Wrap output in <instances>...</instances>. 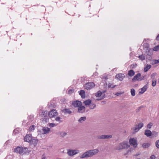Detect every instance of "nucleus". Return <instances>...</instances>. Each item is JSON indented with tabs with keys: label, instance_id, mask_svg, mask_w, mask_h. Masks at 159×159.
Masks as SVG:
<instances>
[{
	"label": "nucleus",
	"instance_id": "obj_1",
	"mask_svg": "<svg viewBox=\"0 0 159 159\" xmlns=\"http://www.w3.org/2000/svg\"><path fill=\"white\" fill-rule=\"evenodd\" d=\"M15 152L18 153L21 155L29 153L30 151L29 147H23L22 146H18L14 149Z\"/></svg>",
	"mask_w": 159,
	"mask_h": 159
},
{
	"label": "nucleus",
	"instance_id": "obj_2",
	"mask_svg": "<svg viewBox=\"0 0 159 159\" xmlns=\"http://www.w3.org/2000/svg\"><path fill=\"white\" fill-rule=\"evenodd\" d=\"M98 151V150L97 149L90 150L83 153L80 157L81 158H85L91 157L97 154Z\"/></svg>",
	"mask_w": 159,
	"mask_h": 159
},
{
	"label": "nucleus",
	"instance_id": "obj_3",
	"mask_svg": "<svg viewBox=\"0 0 159 159\" xmlns=\"http://www.w3.org/2000/svg\"><path fill=\"white\" fill-rule=\"evenodd\" d=\"M129 147V145L128 144V142L124 141L120 143L116 147V149L117 150H119L127 148Z\"/></svg>",
	"mask_w": 159,
	"mask_h": 159
},
{
	"label": "nucleus",
	"instance_id": "obj_4",
	"mask_svg": "<svg viewBox=\"0 0 159 159\" xmlns=\"http://www.w3.org/2000/svg\"><path fill=\"white\" fill-rule=\"evenodd\" d=\"M143 126V124L142 122L139 123L138 125H135L134 127L132 128L133 130V133H135L139 131Z\"/></svg>",
	"mask_w": 159,
	"mask_h": 159
},
{
	"label": "nucleus",
	"instance_id": "obj_5",
	"mask_svg": "<svg viewBox=\"0 0 159 159\" xmlns=\"http://www.w3.org/2000/svg\"><path fill=\"white\" fill-rule=\"evenodd\" d=\"M129 142L130 144L133 146L134 148H136L137 147V140L136 139L131 138L129 139Z\"/></svg>",
	"mask_w": 159,
	"mask_h": 159
},
{
	"label": "nucleus",
	"instance_id": "obj_6",
	"mask_svg": "<svg viewBox=\"0 0 159 159\" xmlns=\"http://www.w3.org/2000/svg\"><path fill=\"white\" fill-rule=\"evenodd\" d=\"M79 152V151L77 149L75 150H67V154L70 156L75 155Z\"/></svg>",
	"mask_w": 159,
	"mask_h": 159
},
{
	"label": "nucleus",
	"instance_id": "obj_7",
	"mask_svg": "<svg viewBox=\"0 0 159 159\" xmlns=\"http://www.w3.org/2000/svg\"><path fill=\"white\" fill-rule=\"evenodd\" d=\"M95 86V84L93 82H88L85 84L84 88L87 90L90 89Z\"/></svg>",
	"mask_w": 159,
	"mask_h": 159
},
{
	"label": "nucleus",
	"instance_id": "obj_8",
	"mask_svg": "<svg viewBox=\"0 0 159 159\" xmlns=\"http://www.w3.org/2000/svg\"><path fill=\"white\" fill-rule=\"evenodd\" d=\"M57 112L56 110H51L48 113L49 116L50 118L54 117L57 115Z\"/></svg>",
	"mask_w": 159,
	"mask_h": 159
},
{
	"label": "nucleus",
	"instance_id": "obj_9",
	"mask_svg": "<svg viewBox=\"0 0 159 159\" xmlns=\"http://www.w3.org/2000/svg\"><path fill=\"white\" fill-rule=\"evenodd\" d=\"M112 136L111 135L108 134V135H99L97 137L98 139H109L111 138Z\"/></svg>",
	"mask_w": 159,
	"mask_h": 159
},
{
	"label": "nucleus",
	"instance_id": "obj_10",
	"mask_svg": "<svg viewBox=\"0 0 159 159\" xmlns=\"http://www.w3.org/2000/svg\"><path fill=\"white\" fill-rule=\"evenodd\" d=\"M141 74L138 73L135 75L132 79V81L133 82H134L136 80L138 81H141L142 79L141 78Z\"/></svg>",
	"mask_w": 159,
	"mask_h": 159
},
{
	"label": "nucleus",
	"instance_id": "obj_11",
	"mask_svg": "<svg viewBox=\"0 0 159 159\" xmlns=\"http://www.w3.org/2000/svg\"><path fill=\"white\" fill-rule=\"evenodd\" d=\"M125 77V75L121 73L117 74L116 76V78L120 81L122 80Z\"/></svg>",
	"mask_w": 159,
	"mask_h": 159
},
{
	"label": "nucleus",
	"instance_id": "obj_12",
	"mask_svg": "<svg viewBox=\"0 0 159 159\" xmlns=\"http://www.w3.org/2000/svg\"><path fill=\"white\" fill-rule=\"evenodd\" d=\"M32 137L31 134H27L24 138V140L25 141L30 142L32 140Z\"/></svg>",
	"mask_w": 159,
	"mask_h": 159
},
{
	"label": "nucleus",
	"instance_id": "obj_13",
	"mask_svg": "<svg viewBox=\"0 0 159 159\" xmlns=\"http://www.w3.org/2000/svg\"><path fill=\"white\" fill-rule=\"evenodd\" d=\"M72 105L75 107H79L82 105V103L80 101H76L73 102Z\"/></svg>",
	"mask_w": 159,
	"mask_h": 159
},
{
	"label": "nucleus",
	"instance_id": "obj_14",
	"mask_svg": "<svg viewBox=\"0 0 159 159\" xmlns=\"http://www.w3.org/2000/svg\"><path fill=\"white\" fill-rule=\"evenodd\" d=\"M85 107L83 106H80L78 107V112L80 113H83L85 111Z\"/></svg>",
	"mask_w": 159,
	"mask_h": 159
},
{
	"label": "nucleus",
	"instance_id": "obj_15",
	"mask_svg": "<svg viewBox=\"0 0 159 159\" xmlns=\"http://www.w3.org/2000/svg\"><path fill=\"white\" fill-rule=\"evenodd\" d=\"M102 93L101 92L99 91L96 94H95V96L97 97H100L99 98H98L97 99V100H101L102 99H103L104 98L103 97H101V95H102Z\"/></svg>",
	"mask_w": 159,
	"mask_h": 159
},
{
	"label": "nucleus",
	"instance_id": "obj_16",
	"mask_svg": "<svg viewBox=\"0 0 159 159\" xmlns=\"http://www.w3.org/2000/svg\"><path fill=\"white\" fill-rule=\"evenodd\" d=\"M61 111L65 114H70L72 113V111L69 109L65 108L61 110Z\"/></svg>",
	"mask_w": 159,
	"mask_h": 159
},
{
	"label": "nucleus",
	"instance_id": "obj_17",
	"mask_svg": "<svg viewBox=\"0 0 159 159\" xmlns=\"http://www.w3.org/2000/svg\"><path fill=\"white\" fill-rule=\"evenodd\" d=\"M38 141V140L37 139H35V138H33L32 139V140L30 142V143L32 145L35 146Z\"/></svg>",
	"mask_w": 159,
	"mask_h": 159
},
{
	"label": "nucleus",
	"instance_id": "obj_18",
	"mask_svg": "<svg viewBox=\"0 0 159 159\" xmlns=\"http://www.w3.org/2000/svg\"><path fill=\"white\" fill-rule=\"evenodd\" d=\"M50 131V129L48 127H44L43 129V131L44 134L48 133Z\"/></svg>",
	"mask_w": 159,
	"mask_h": 159
},
{
	"label": "nucleus",
	"instance_id": "obj_19",
	"mask_svg": "<svg viewBox=\"0 0 159 159\" xmlns=\"http://www.w3.org/2000/svg\"><path fill=\"white\" fill-rule=\"evenodd\" d=\"M144 134L147 137H149L151 135L152 132L150 130H146L145 131Z\"/></svg>",
	"mask_w": 159,
	"mask_h": 159
},
{
	"label": "nucleus",
	"instance_id": "obj_20",
	"mask_svg": "<svg viewBox=\"0 0 159 159\" xmlns=\"http://www.w3.org/2000/svg\"><path fill=\"white\" fill-rule=\"evenodd\" d=\"M147 89V85H144L143 87L141 89V90L140 92V93H143L145 91H146Z\"/></svg>",
	"mask_w": 159,
	"mask_h": 159
},
{
	"label": "nucleus",
	"instance_id": "obj_21",
	"mask_svg": "<svg viewBox=\"0 0 159 159\" xmlns=\"http://www.w3.org/2000/svg\"><path fill=\"white\" fill-rule=\"evenodd\" d=\"M151 66L150 65L147 64L144 68V71L145 72H147L148 70L151 68Z\"/></svg>",
	"mask_w": 159,
	"mask_h": 159
},
{
	"label": "nucleus",
	"instance_id": "obj_22",
	"mask_svg": "<svg viewBox=\"0 0 159 159\" xmlns=\"http://www.w3.org/2000/svg\"><path fill=\"white\" fill-rule=\"evenodd\" d=\"M134 72L132 70H131L128 71V74L129 76L131 77L134 75Z\"/></svg>",
	"mask_w": 159,
	"mask_h": 159
},
{
	"label": "nucleus",
	"instance_id": "obj_23",
	"mask_svg": "<svg viewBox=\"0 0 159 159\" xmlns=\"http://www.w3.org/2000/svg\"><path fill=\"white\" fill-rule=\"evenodd\" d=\"M91 100L90 99H88L86 100L84 102V104L86 105H89L91 103Z\"/></svg>",
	"mask_w": 159,
	"mask_h": 159
},
{
	"label": "nucleus",
	"instance_id": "obj_24",
	"mask_svg": "<svg viewBox=\"0 0 159 159\" xmlns=\"http://www.w3.org/2000/svg\"><path fill=\"white\" fill-rule=\"evenodd\" d=\"M48 113L47 111H43L41 114H40V115L42 117H45V116H47V114Z\"/></svg>",
	"mask_w": 159,
	"mask_h": 159
},
{
	"label": "nucleus",
	"instance_id": "obj_25",
	"mask_svg": "<svg viewBox=\"0 0 159 159\" xmlns=\"http://www.w3.org/2000/svg\"><path fill=\"white\" fill-rule=\"evenodd\" d=\"M138 58L141 61L144 60L145 58V57L143 54L140 55L139 56Z\"/></svg>",
	"mask_w": 159,
	"mask_h": 159
},
{
	"label": "nucleus",
	"instance_id": "obj_26",
	"mask_svg": "<svg viewBox=\"0 0 159 159\" xmlns=\"http://www.w3.org/2000/svg\"><path fill=\"white\" fill-rule=\"evenodd\" d=\"M86 119V117L85 116L82 117L78 121L80 123H82Z\"/></svg>",
	"mask_w": 159,
	"mask_h": 159
},
{
	"label": "nucleus",
	"instance_id": "obj_27",
	"mask_svg": "<svg viewBox=\"0 0 159 159\" xmlns=\"http://www.w3.org/2000/svg\"><path fill=\"white\" fill-rule=\"evenodd\" d=\"M80 95L81 96V97L83 98L84 97L85 95V92L84 90H81L79 93Z\"/></svg>",
	"mask_w": 159,
	"mask_h": 159
},
{
	"label": "nucleus",
	"instance_id": "obj_28",
	"mask_svg": "<svg viewBox=\"0 0 159 159\" xmlns=\"http://www.w3.org/2000/svg\"><path fill=\"white\" fill-rule=\"evenodd\" d=\"M43 121L45 122H48L49 121V119L47 116H45L43 118Z\"/></svg>",
	"mask_w": 159,
	"mask_h": 159
},
{
	"label": "nucleus",
	"instance_id": "obj_29",
	"mask_svg": "<svg viewBox=\"0 0 159 159\" xmlns=\"http://www.w3.org/2000/svg\"><path fill=\"white\" fill-rule=\"evenodd\" d=\"M150 145V144L149 143H144L143 145H142V147L144 148H147L148 147H149V146Z\"/></svg>",
	"mask_w": 159,
	"mask_h": 159
},
{
	"label": "nucleus",
	"instance_id": "obj_30",
	"mask_svg": "<svg viewBox=\"0 0 159 159\" xmlns=\"http://www.w3.org/2000/svg\"><path fill=\"white\" fill-rule=\"evenodd\" d=\"M131 94L132 96H134L135 95V90L133 89H131Z\"/></svg>",
	"mask_w": 159,
	"mask_h": 159
},
{
	"label": "nucleus",
	"instance_id": "obj_31",
	"mask_svg": "<svg viewBox=\"0 0 159 159\" xmlns=\"http://www.w3.org/2000/svg\"><path fill=\"white\" fill-rule=\"evenodd\" d=\"M154 50L153 49H150L148 51V54L149 55H151L153 54Z\"/></svg>",
	"mask_w": 159,
	"mask_h": 159
},
{
	"label": "nucleus",
	"instance_id": "obj_32",
	"mask_svg": "<svg viewBox=\"0 0 159 159\" xmlns=\"http://www.w3.org/2000/svg\"><path fill=\"white\" fill-rule=\"evenodd\" d=\"M116 85H114L112 84L109 83L108 84V88H113L116 87Z\"/></svg>",
	"mask_w": 159,
	"mask_h": 159
},
{
	"label": "nucleus",
	"instance_id": "obj_33",
	"mask_svg": "<svg viewBox=\"0 0 159 159\" xmlns=\"http://www.w3.org/2000/svg\"><path fill=\"white\" fill-rule=\"evenodd\" d=\"M35 127L34 125H32L31 126H30V127L29 128V130L32 131H33L35 128Z\"/></svg>",
	"mask_w": 159,
	"mask_h": 159
},
{
	"label": "nucleus",
	"instance_id": "obj_34",
	"mask_svg": "<svg viewBox=\"0 0 159 159\" xmlns=\"http://www.w3.org/2000/svg\"><path fill=\"white\" fill-rule=\"evenodd\" d=\"M152 64H157L159 63V59L158 60H153L152 61Z\"/></svg>",
	"mask_w": 159,
	"mask_h": 159
},
{
	"label": "nucleus",
	"instance_id": "obj_35",
	"mask_svg": "<svg viewBox=\"0 0 159 159\" xmlns=\"http://www.w3.org/2000/svg\"><path fill=\"white\" fill-rule=\"evenodd\" d=\"M60 135L61 137H64L67 135V133L64 131H62L61 132Z\"/></svg>",
	"mask_w": 159,
	"mask_h": 159
},
{
	"label": "nucleus",
	"instance_id": "obj_36",
	"mask_svg": "<svg viewBox=\"0 0 159 159\" xmlns=\"http://www.w3.org/2000/svg\"><path fill=\"white\" fill-rule=\"evenodd\" d=\"M153 49L154 51H157L159 50V45L155 46Z\"/></svg>",
	"mask_w": 159,
	"mask_h": 159
},
{
	"label": "nucleus",
	"instance_id": "obj_37",
	"mask_svg": "<svg viewBox=\"0 0 159 159\" xmlns=\"http://www.w3.org/2000/svg\"><path fill=\"white\" fill-rule=\"evenodd\" d=\"M156 81L153 79L152 81V86L153 87H154L156 85Z\"/></svg>",
	"mask_w": 159,
	"mask_h": 159
},
{
	"label": "nucleus",
	"instance_id": "obj_38",
	"mask_svg": "<svg viewBox=\"0 0 159 159\" xmlns=\"http://www.w3.org/2000/svg\"><path fill=\"white\" fill-rule=\"evenodd\" d=\"M48 125L49 126L51 127H53L57 125L56 124L53 123H49Z\"/></svg>",
	"mask_w": 159,
	"mask_h": 159
},
{
	"label": "nucleus",
	"instance_id": "obj_39",
	"mask_svg": "<svg viewBox=\"0 0 159 159\" xmlns=\"http://www.w3.org/2000/svg\"><path fill=\"white\" fill-rule=\"evenodd\" d=\"M96 107V105L95 104H93L90 105L89 107L90 109H94Z\"/></svg>",
	"mask_w": 159,
	"mask_h": 159
},
{
	"label": "nucleus",
	"instance_id": "obj_40",
	"mask_svg": "<svg viewBox=\"0 0 159 159\" xmlns=\"http://www.w3.org/2000/svg\"><path fill=\"white\" fill-rule=\"evenodd\" d=\"M156 146L158 148H159V140L156 142Z\"/></svg>",
	"mask_w": 159,
	"mask_h": 159
},
{
	"label": "nucleus",
	"instance_id": "obj_41",
	"mask_svg": "<svg viewBox=\"0 0 159 159\" xmlns=\"http://www.w3.org/2000/svg\"><path fill=\"white\" fill-rule=\"evenodd\" d=\"M157 74L156 73H153L151 75V78L152 79H154V78L156 75Z\"/></svg>",
	"mask_w": 159,
	"mask_h": 159
},
{
	"label": "nucleus",
	"instance_id": "obj_42",
	"mask_svg": "<svg viewBox=\"0 0 159 159\" xmlns=\"http://www.w3.org/2000/svg\"><path fill=\"white\" fill-rule=\"evenodd\" d=\"M152 126V123L148 124L147 125V128L149 129H150Z\"/></svg>",
	"mask_w": 159,
	"mask_h": 159
},
{
	"label": "nucleus",
	"instance_id": "obj_43",
	"mask_svg": "<svg viewBox=\"0 0 159 159\" xmlns=\"http://www.w3.org/2000/svg\"><path fill=\"white\" fill-rule=\"evenodd\" d=\"M108 78L107 77H106L105 76H103L102 78V80L104 81H105Z\"/></svg>",
	"mask_w": 159,
	"mask_h": 159
},
{
	"label": "nucleus",
	"instance_id": "obj_44",
	"mask_svg": "<svg viewBox=\"0 0 159 159\" xmlns=\"http://www.w3.org/2000/svg\"><path fill=\"white\" fill-rule=\"evenodd\" d=\"M55 120L57 121H60V118L59 117H57L56 118Z\"/></svg>",
	"mask_w": 159,
	"mask_h": 159
},
{
	"label": "nucleus",
	"instance_id": "obj_45",
	"mask_svg": "<svg viewBox=\"0 0 159 159\" xmlns=\"http://www.w3.org/2000/svg\"><path fill=\"white\" fill-rule=\"evenodd\" d=\"M74 90L73 89H71L69 90L68 92V94H71L72 93L74 92Z\"/></svg>",
	"mask_w": 159,
	"mask_h": 159
},
{
	"label": "nucleus",
	"instance_id": "obj_46",
	"mask_svg": "<svg viewBox=\"0 0 159 159\" xmlns=\"http://www.w3.org/2000/svg\"><path fill=\"white\" fill-rule=\"evenodd\" d=\"M122 94V93L121 92H117L116 93L115 95L116 96H118Z\"/></svg>",
	"mask_w": 159,
	"mask_h": 159
},
{
	"label": "nucleus",
	"instance_id": "obj_47",
	"mask_svg": "<svg viewBox=\"0 0 159 159\" xmlns=\"http://www.w3.org/2000/svg\"><path fill=\"white\" fill-rule=\"evenodd\" d=\"M155 158H156V157L155 156H154V155H152L150 157V159H155Z\"/></svg>",
	"mask_w": 159,
	"mask_h": 159
},
{
	"label": "nucleus",
	"instance_id": "obj_48",
	"mask_svg": "<svg viewBox=\"0 0 159 159\" xmlns=\"http://www.w3.org/2000/svg\"><path fill=\"white\" fill-rule=\"evenodd\" d=\"M156 39L157 40H159V34L157 37Z\"/></svg>",
	"mask_w": 159,
	"mask_h": 159
},
{
	"label": "nucleus",
	"instance_id": "obj_49",
	"mask_svg": "<svg viewBox=\"0 0 159 159\" xmlns=\"http://www.w3.org/2000/svg\"><path fill=\"white\" fill-rule=\"evenodd\" d=\"M45 157L44 155H43L42 157V159H45Z\"/></svg>",
	"mask_w": 159,
	"mask_h": 159
},
{
	"label": "nucleus",
	"instance_id": "obj_50",
	"mask_svg": "<svg viewBox=\"0 0 159 159\" xmlns=\"http://www.w3.org/2000/svg\"><path fill=\"white\" fill-rule=\"evenodd\" d=\"M141 108V107H139V109Z\"/></svg>",
	"mask_w": 159,
	"mask_h": 159
},
{
	"label": "nucleus",
	"instance_id": "obj_51",
	"mask_svg": "<svg viewBox=\"0 0 159 159\" xmlns=\"http://www.w3.org/2000/svg\"><path fill=\"white\" fill-rule=\"evenodd\" d=\"M129 152V151H128V152Z\"/></svg>",
	"mask_w": 159,
	"mask_h": 159
}]
</instances>
